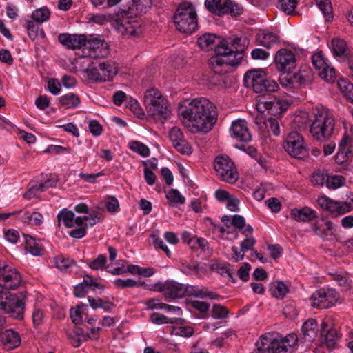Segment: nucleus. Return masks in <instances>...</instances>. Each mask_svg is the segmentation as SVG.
I'll list each match as a JSON object with an SVG mask.
<instances>
[{
	"label": "nucleus",
	"instance_id": "nucleus-1",
	"mask_svg": "<svg viewBox=\"0 0 353 353\" xmlns=\"http://www.w3.org/2000/svg\"><path fill=\"white\" fill-rule=\"evenodd\" d=\"M180 114L183 123L194 132H210L218 119L216 105L205 97L192 99Z\"/></svg>",
	"mask_w": 353,
	"mask_h": 353
},
{
	"label": "nucleus",
	"instance_id": "nucleus-2",
	"mask_svg": "<svg viewBox=\"0 0 353 353\" xmlns=\"http://www.w3.org/2000/svg\"><path fill=\"white\" fill-rule=\"evenodd\" d=\"M241 41V38H235L228 43L226 40H223L216 46L215 55L210 60L214 73H226L230 66L239 64L243 57L244 50L243 47L238 48Z\"/></svg>",
	"mask_w": 353,
	"mask_h": 353
},
{
	"label": "nucleus",
	"instance_id": "nucleus-3",
	"mask_svg": "<svg viewBox=\"0 0 353 353\" xmlns=\"http://www.w3.org/2000/svg\"><path fill=\"white\" fill-rule=\"evenodd\" d=\"M335 119L330 110L325 107L313 108L309 116V128L312 137L321 142L327 141L333 134Z\"/></svg>",
	"mask_w": 353,
	"mask_h": 353
},
{
	"label": "nucleus",
	"instance_id": "nucleus-4",
	"mask_svg": "<svg viewBox=\"0 0 353 353\" xmlns=\"http://www.w3.org/2000/svg\"><path fill=\"white\" fill-rule=\"evenodd\" d=\"M152 0H133L132 4L129 7L128 11H125L116 20V22L122 28L121 31L126 36L136 37L141 35L143 28L142 22L132 17V15H140L145 13L152 6Z\"/></svg>",
	"mask_w": 353,
	"mask_h": 353
},
{
	"label": "nucleus",
	"instance_id": "nucleus-5",
	"mask_svg": "<svg viewBox=\"0 0 353 353\" xmlns=\"http://www.w3.org/2000/svg\"><path fill=\"white\" fill-rule=\"evenodd\" d=\"M244 85L251 88L257 94H269L279 89L277 82L272 79L262 69H254L247 71L243 78Z\"/></svg>",
	"mask_w": 353,
	"mask_h": 353
},
{
	"label": "nucleus",
	"instance_id": "nucleus-6",
	"mask_svg": "<svg viewBox=\"0 0 353 353\" xmlns=\"http://www.w3.org/2000/svg\"><path fill=\"white\" fill-rule=\"evenodd\" d=\"M173 21L181 33L194 32L198 28V16L194 5L188 1L181 2L173 15Z\"/></svg>",
	"mask_w": 353,
	"mask_h": 353
},
{
	"label": "nucleus",
	"instance_id": "nucleus-7",
	"mask_svg": "<svg viewBox=\"0 0 353 353\" xmlns=\"http://www.w3.org/2000/svg\"><path fill=\"white\" fill-rule=\"evenodd\" d=\"M214 169L218 179L225 183L234 184L239 179L237 168L228 155L216 157L214 160Z\"/></svg>",
	"mask_w": 353,
	"mask_h": 353
},
{
	"label": "nucleus",
	"instance_id": "nucleus-8",
	"mask_svg": "<svg viewBox=\"0 0 353 353\" xmlns=\"http://www.w3.org/2000/svg\"><path fill=\"white\" fill-rule=\"evenodd\" d=\"M285 150L291 157L304 159L308 157L309 150L303 136L296 131L289 133L283 143Z\"/></svg>",
	"mask_w": 353,
	"mask_h": 353
},
{
	"label": "nucleus",
	"instance_id": "nucleus-9",
	"mask_svg": "<svg viewBox=\"0 0 353 353\" xmlns=\"http://www.w3.org/2000/svg\"><path fill=\"white\" fill-rule=\"evenodd\" d=\"M90 80L95 81H110L117 74L115 64L112 61L99 63L97 65H90L85 71Z\"/></svg>",
	"mask_w": 353,
	"mask_h": 353
},
{
	"label": "nucleus",
	"instance_id": "nucleus-10",
	"mask_svg": "<svg viewBox=\"0 0 353 353\" xmlns=\"http://www.w3.org/2000/svg\"><path fill=\"white\" fill-rule=\"evenodd\" d=\"M21 283V276L19 272L14 268L0 261V302L3 301V291L1 288L14 290Z\"/></svg>",
	"mask_w": 353,
	"mask_h": 353
},
{
	"label": "nucleus",
	"instance_id": "nucleus-11",
	"mask_svg": "<svg viewBox=\"0 0 353 353\" xmlns=\"http://www.w3.org/2000/svg\"><path fill=\"white\" fill-rule=\"evenodd\" d=\"M338 299L339 294L334 290L321 288L312 294L310 301L314 307L327 309L333 306Z\"/></svg>",
	"mask_w": 353,
	"mask_h": 353
},
{
	"label": "nucleus",
	"instance_id": "nucleus-12",
	"mask_svg": "<svg viewBox=\"0 0 353 353\" xmlns=\"http://www.w3.org/2000/svg\"><path fill=\"white\" fill-rule=\"evenodd\" d=\"M318 205L334 217L343 215L353 209L352 202L336 201L326 196H321L317 199Z\"/></svg>",
	"mask_w": 353,
	"mask_h": 353
},
{
	"label": "nucleus",
	"instance_id": "nucleus-13",
	"mask_svg": "<svg viewBox=\"0 0 353 353\" xmlns=\"http://www.w3.org/2000/svg\"><path fill=\"white\" fill-rule=\"evenodd\" d=\"M25 302L16 294H10L0 302V309L10 317L21 320L23 319Z\"/></svg>",
	"mask_w": 353,
	"mask_h": 353
},
{
	"label": "nucleus",
	"instance_id": "nucleus-14",
	"mask_svg": "<svg viewBox=\"0 0 353 353\" xmlns=\"http://www.w3.org/2000/svg\"><path fill=\"white\" fill-rule=\"evenodd\" d=\"M312 62L318 72V75L328 83H333L336 79V72L334 68L328 65L322 52L314 54Z\"/></svg>",
	"mask_w": 353,
	"mask_h": 353
},
{
	"label": "nucleus",
	"instance_id": "nucleus-15",
	"mask_svg": "<svg viewBox=\"0 0 353 353\" xmlns=\"http://www.w3.org/2000/svg\"><path fill=\"white\" fill-rule=\"evenodd\" d=\"M256 346L257 349L255 353H287L289 350L288 345L279 337L271 339L261 336Z\"/></svg>",
	"mask_w": 353,
	"mask_h": 353
},
{
	"label": "nucleus",
	"instance_id": "nucleus-16",
	"mask_svg": "<svg viewBox=\"0 0 353 353\" xmlns=\"http://www.w3.org/2000/svg\"><path fill=\"white\" fill-rule=\"evenodd\" d=\"M87 56L92 59L105 58L110 54L108 43L104 40L90 35L86 46Z\"/></svg>",
	"mask_w": 353,
	"mask_h": 353
},
{
	"label": "nucleus",
	"instance_id": "nucleus-17",
	"mask_svg": "<svg viewBox=\"0 0 353 353\" xmlns=\"http://www.w3.org/2000/svg\"><path fill=\"white\" fill-rule=\"evenodd\" d=\"M274 62L277 70L283 72L290 73L296 66L294 54L285 48L277 51L274 57Z\"/></svg>",
	"mask_w": 353,
	"mask_h": 353
},
{
	"label": "nucleus",
	"instance_id": "nucleus-18",
	"mask_svg": "<svg viewBox=\"0 0 353 353\" xmlns=\"http://www.w3.org/2000/svg\"><path fill=\"white\" fill-rule=\"evenodd\" d=\"M154 290L163 294L165 299H176L183 297V284L175 281H166L154 285Z\"/></svg>",
	"mask_w": 353,
	"mask_h": 353
},
{
	"label": "nucleus",
	"instance_id": "nucleus-19",
	"mask_svg": "<svg viewBox=\"0 0 353 353\" xmlns=\"http://www.w3.org/2000/svg\"><path fill=\"white\" fill-rule=\"evenodd\" d=\"M169 137L173 147L179 153L183 155H190L192 153V148L188 141L185 139L180 128L177 127L172 128L170 131Z\"/></svg>",
	"mask_w": 353,
	"mask_h": 353
},
{
	"label": "nucleus",
	"instance_id": "nucleus-20",
	"mask_svg": "<svg viewBox=\"0 0 353 353\" xmlns=\"http://www.w3.org/2000/svg\"><path fill=\"white\" fill-rule=\"evenodd\" d=\"M290 105V104L287 101L274 97L273 101H259L256 108L260 112L268 110L269 113L276 116L286 111Z\"/></svg>",
	"mask_w": 353,
	"mask_h": 353
},
{
	"label": "nucleus",
	"instance_id": "nucleus-21",
	"mask_svg": "<svg viewBox=\"0 0 353 353\" xmlns=\"http://www.w3.org/2000/svg\"><path fill=\"white\" fill-rule=\"evenodd\" d=\"M230 131L231 137L241 143H248L252 140V134L245 120L238 119L233 121Z\"/></svg>",
	"mask_w": 353,
	"mask_h": 353
},
{
	"label": "nucleus",
	"instance_id": "nucleus-22",
	"mask_svg": "<svg viewBox=\"0 0 353 353\" xmlns=\"http://www.w3.org/2000/svg\"><path fill=\"white\" fill-rule=\"evenodd\" d=\"M331 48L334 55L339 61L347 62V65L353 61V52H352L347 43L342 39L335 38L331 41Z\"/></svg>",
	"mask_w": 353,
	"mask_h": 353
},
{
	"label": "nucleus",
	"instance_id": "nucleus-23",
	"mask_svg": "<svg viewBox=\"0 0 353 353\" xmlns=\"http://www.w3.org/2000/svg\"><path fill=\"white\" fill-rule=\"evenodd\" d=\"M0 342L4 350H12L20 345L21 335L13 329H7L0 332Z\"/></svg>",
	"mask_w": 353,
	"mask_h": 353
},
{
	"label": "nucleus",
	"instance_id": "nucleus-24",
	"mask_svg": "<svg viewBox=\"0 0 353 353\" xmlns=\"http://www.w3.org/2000/svg\"><path fill=\"white\" fill-rule=\"evenodd\" d=\"M351 140L349 136L345 134L339 145V151L336 155V161L338 163L342 164L352 159Z\"/></svg>",
	"mask_w": 353,
	"mask_h": 353
},
{
	"label": "nucleus",
	"instance_id": "nucleus-25",
	"mask_svg": "<svg viewBox=\"0 0 353 353\" xmlns=\"http://www.w3.org/2000/svg\"><path fill=\"white\" fill-rule=\"evenodd\" d=\"M327 324L323 321L321 324V335L323 337V344L329 350H332L337 347L339 335L335 328H327Z\"/></svg>",
	"mask_w": 353,
	"mask_h": 353
},
{
	"label": "nucleus",
	"instance_id": "nucleus-26",
	"mask_svg": "<svg viewBox=\"0 0 353 353\" xmlns=\"http://www.w3.org/2000/svg\"><path fill=\"white\" fill-rule=\"evenodd\" d=\"M185 296H192L201 299L208 298L211 300L220 298V295L209 291L206 288H200L198 286L183 284V297Z\"/></svg>",
	"mask_w": 353,
	"mask_h": 353
},
{
	"label": "nucleus",
	"instance_id": "nucleus-27",
	"mask_svg": "<svg viewBox=\"0 0 353 353\" xmlns=\"http://www.w3.org/2000/svg\"><path fill=\"white\" fill-rule=\"evenodd\" d=\"M312 228L314 233L321 238H327L334 234L333 223L324 217L313 223Z\"/></svg>",
	"mask_w": 353,
	"mask_h": 353
},
{
	"label": "nucleus",
	"instance_id": "nucleus-28",
	"mask_svg": "<svg viewBox=\"0 0 353 353\" xmlns=\"http://www.w3.org/2000/svg\"><path fill=\"white\" fill-rule=\"evenodd\" d=\"M290 217L298 222H309L317 217L315 210L309 207L294 208L290 211Z\"/></svg>",
	"mask_w": 353,
	"mask_h": 353
},
{
	"label": "nucleus",
	"instance_id": "nucleus-29",
	"mask_svg": "<svg viewBox=\"0 0 353 353\" xmlns=\"http://www.w3.org/2000/svg\"><path fill=\"white\" fill-rule=\"evenodd\" d=\"M153 108H154V110L147 111V112L148 115L152 117L154 120L163 121V120L166 119L170 114L168 100L159 101V103L155 104V106H153Z\"/></svg>",
	"mask_w": 353,
	"mask_h": 353
},
{
	"label": "nucleus",
	"instance_id": "nucleus-30",
	"mask_svg": "<svg viewBox=\"0 0 353 353\" xmlns=\"http://www.w3.org/2000/svg\"><path fill=\"white\" fill-rule=\"evenodd\" d=\"M167 100L162 95L161 92L156 88L148 89L144 95V104L146 108V111H152L154 110L155 104L159 103V101Z\"/></svg>",
	"mask_w": 353,
	"mask_h": 353
},
{
	"label": "nucleus",
	"instance_id": "nucleus-31",
	"mask_svg": "<svg viewBox=\"0 0 353 353\" xmlns=\"http://www.w3.org/2000/svg\"><path fill=\"white\" fill-rule=\"evenodd\" d=\"M318 327L315 319H310L306 321L302 327L301 332L305 341L311 342L317 335Z\"/></svg>",
	"mask_w": 353,
	"mask_h": 353
},
{
	"label": "nucleus",
	"instance_id": "nucleus-32",
	"mask_svg": "<svg viewBox=\"0 0 353 353\" xmlns=\"http://www.w3.org/2000/svg\"><path fill=\"white\" fill-rule=\"evenodd\" d=\"M256 41L259 45L270 48L279 43V37L275 33L264 30L257 34Z\"/></svg>",
	"mask_w": 353,
	"mask_h": 353
},
{
	"label": "nucleus",
	"instance_id": "nucleus-33",
	"mask_svg": "<svg viewBox=\"0 0 353 353\" xmlns=\"http://www.w3.org/2000/svg\"><path fill=\"white\" fill-rule=\"evenodd\" d=\"M205 6L207 10L213 14L219 16L225 14V1L222 2V0H205Z\"/></svg>",
	"mask_w": 353,
	"mask_h": 353
},
{
	"label": "nucleus",
	"instance_id": "nucleus-34",
	"mask_svg": "<svg viewBox=\"0 0 353 353\" xmlns=\"http://www.w3.org/2000/svg\"><path fill=\"white\" fill-rule=\"evenodd\" d=\"M26 249L35 256H41L43 253V248L36 241V239L29 235H25Z\"/></svg>",
	"mask_w": 353,
	"mask_h": 353
},
{
	"label": "nucleus",
	"instance_id": "nucleus-35",
	"mask_svg": "<svg viewBox=\"0 0 353 353\" xmlns=\"http://www.w3.org/2000/svg\"><path fill=\"white\" fill-rule=\"evenodd\" d=\"M294 81L300 85H306L313 80V72L310 68L302 70L294 75Z\"/></svg>",
	"mask_w": 353,
	"mask_h": 353
},
{
	"label": "nucleus",
	"instance_id": "nucleus-36",
	"mask_svg": "<svg viewBox=\"0 0 353 353\" xmlns=\"http://www.w3.org/2000/svg\"><path fill=\"white\" fill-rule=\"evenodd\" d=\"M230 265L227 263H222L219 261H215L211 264V269L213 271H216L221 275H227L232 282H235V279L233 277V272L229 268Z\"/></svg>",
	"mask_w": 353,
	"mask_h": 353
},
{
	"label": "nucleus",
	"instance_id": "nucleus-37",
	"mask_svg": "<svg viewBox=\"0 0 353 353\" xmlns=\"http://www.w3.org/2000/svg\"><path fill=\"white\" fill-rule=\"evenodd\" d=\"M80 102L79 97L74 93H68L59 98V103L67 108H76L79 105Z\"/></svg>",
	"mask_w": 353,
	"mask_h": 353
},
{
	"label": "nucleus",
	"instance_id": "nucleus-38",
	"mask_svg": "<svg viewBox=\"0 0 353 353\" xmlns=\"http://www.w3.org/2000/svg\"><path fill=\"white\" fill-rule=\"evenodd\" d=\"M269 290L273 296L281 299H283L288 292L287 286L281 281L272 283Z\"/></svg>",
	"mask_w": 353,
	"mask_h": 353
},
{
	"label": "nucleus",
	"instance_id": "nucleus-39",
	"mask_svg": "<svg viewBox=\"0 0 353 353\" xmlns=\"http://www.w3.org/2000/svg\"><path fill=\"white\" fill-rule=\"evenodd\" d=\"M74 214L72 211L63 209L57 214L58 225H60L61 221H63L65 227L71 228L74 225Z\"/></svg>",
	"mask_w": 353,
	"mask_h": 353
},
{
	"label": "nucleus",
	"instance_id": "nucleus-40",
	"mask_svg": "<svg viewBox=\"0 0 353 353\" xmlns=\"http://www.w3.org/2000/svg\"><path fill=\"white\" fill-rule=\"evenodd\" d=\"M277 8L285 14L292 15L297 6V0H277Z\"/></svg>",
	"mask_w": 353,
	"mask_h": 353
},
{
	"label": "nucleus",
	"instance_id": "nucleus-41",
	"mask_svg": "<svg viewBox=\"0 0 353 353\" xmlns=\"http://www.w3.org/2000/svg\"><path fill=\"white\" fill-rule=\"evenodd\" d=\"M216 37L213 34H204L201 36L197 41L198 45L202 48L208 50L212 49L214 46L215 39Z\"/></svg>",
	"mask_w": 353,
	"mask_h": 353
},
{
	"label": "nucleus",
	"instance_id": "nucleus-42",
	"mask_svg": "<svg viewBox=\"0 0 353 353\" xmlns=\"http://www.w3.org/2000/svg\"><path fill=\"white\" fill-rule=\"evenodd\" d=\"M43 219V215L37 212H26L23 216V221L32 225H40Z\"/></svg>",
	"mask_w": 353,
	"mask_h": 353
},
{
	"label": "nucleus",
	"instance_id": "nucleus-43",
	"mask_svg": "<svg viewBox=\"0 0 353 353\" xmlns=\"http://www.w3.org/2000/svg\"><path fill=\"white\" fill-rule=\"evenodd\" d=\"M224 8L225 14H230L232 16L240 15L243 12V8L241 6L231 0L225 1Z\"/></svg>",
	"mask_w": 353,
	"mask_h": 353
},
{
	"label": "nucleus",
	"instance_id": "nucleus-44",
	"mask_svg": "<svg viewBox=\"0 0 353 353\" xmlns=\"http://www.w3.org/2000/svg\"><path fill=\"white\" fill-rule=\"evenodd\" d=\"M166 198L172 205L183 204L185 202V197L176 189L170 190L166 194Z\"/></svg>",
	"mask_w": 353,
	"mask_h": 353
},
{
	"label": "nucleus",
	"instance_id": "nucleus-45",
	"mask_svg": "<svg viewBox=\"0 0 353 353\" xmlns=\"http://www.w3.org/2000/svg\"><path fill=\"white\" fill-rule=\"evenodd\" d=\"M318 7L323 13L327 20L332 19V6L330 0H315Z\"/></svg>",
	"mask_w": 353,
	"mask_h": 353
},
{
	"label": "nucleus",
	"instance_id": "nucleus-46",
	"mask_svg": "<svg viewBox=\"0 0 353 353\" xmlns=\"http://www.w3.org/2000/svg\"><path fill=\"white\" fill-rule=\"evenodd\" d=\"M55 264L57 268L61 271H67L75 262L69 258H65L63 255L57 256L54 259Z\"/></svg>",
	"mask_w": 353,
	"mask_h": 353
},
{
	"label": "nucleus",
	"instance_id": "nucleus-47",
	"mask_svg": "<svg viewBox=\"0 0 353 353\" xmlns=\"http://www.w3.org/2000/svg\"><path fill=\"white\" fill-rule=\"evenodd\" d=\"M345 183V179L341 175L327 176L326 186L329 189L335 190L343 186Z\"/></svg>",
	"mask_w": 353,
	"mask_h": 353
},
{
	"label": "nucleus",
	"instance_id": "nucleus-48",
	"mask_svg": "<svg viewBox=\"0 0 353 353\" xmlns=\"http://www.w3.org/2000/svg\"><path fill=\"white\" fill-rule=\"evenodd\" d=\"M50 15V10L46 7H43L34 10L32 14V18L37 23H43L49 19Z\"/></svg>",
	"mask_w": 353,
	"mask_h": 353
},
{
	"label": "nucleus",
	"instance_id": "nucleus-49",
	"mask_svg": "<svg viewBox=\"0 0 353 353\" xmlns=\"http://www.w3.org/2000/svg\"><path fill=\"white\" fill-rule=\"evenodd\" d=\"M114 286L117 288H134L136 286H141L144 283L137 282L132 279H117L113 282Z\"/></svg>",
	"mask_w": 353,
	"mask_h": 353
},
{
	"label": "nucleus",
	"instance_id": "nucleus-50",
	"mask_svg": "<svg viewBox=\"0 0 353 353\" xmlns=\"http://www.w3.org/2000/svg\"><path fill=\"white\" fill-rule=\"evenodd\" d=\"M26 28L28 31V35L30 39L34 40L38 37L39 26L37 22L32 20H27L26 21Z\"/></svg>",
	"mask_w": 353,
	"mask_h": 353
},
{
	"label": "nucleus",
	"instance_id": "nucleus-51",
	"mask_svg": "<svg viewBox=\"0 0 353 353\" xmlns=\"http://www.w3.org/2000/svg\"><path fill=\"white\" fill-rule=\"evenodd\" d=\"M83 283L85 287L92 290H94L95 289L103 290L105 288L104 285L97 282L96 279L88 274H85L83 276Z\"/></svg>",
	"mask_w": 353,
	"mask_h": 353
},
{
	"label": "nucleus",
	"instance_id": "nucleus-52",
	"mask_svg": "<svg viewBox=\"0 0 353 353\" xmlns=\"http://www.w3.org/2000/svg\"><path fill=\"white\" fill-rule=\"evenodd\" d=\"M88 38L85 34H73L72 41V50L80 49L83 46H87Z\"/></svg>",
	"mask_w": 353,
	"mask_h": 353
},
{
	"label": "nucleus",
	"instance_id": "nucleus-53",
	"mask_svg": "<svg viewBox=\"0 0 353 353\" xmlns=\"http://www.w3.org/2000/svg\"><path fill=\"white\" fill-rule=\"evenodd\" d=\"M130 149L139 154L142 157H146L150 155V150L148 146L139 141H133L130 143Z\"/></svg>",
	"mask_w": 353,
	"mask_h": 353
},
{
	"label": "nucleus",
	"instance_id": "nucleus-54",
	"mask_svg": "<svg viewBox=\"0 0 353 353\" xmlns=\"http://www.w3.org/2000/svg\"><path fill=\"white\" fill-rule=\"evenodd\" d=\"M150 321L157 325L173 324L175 322V320L157 312H154L150 315Z\"/></svg>",
	"mask_w": 353,
	"mask_h": 353
},
{
	"label": "nucleus",
	"instance_id": "nucleus-55",
	"mask_svg": "<svg viewBox=\"0 0 353 353\" xmlns=\"http://www.w3.org/2000/svg\"><path fill=\"white\" fill-rule=\"evenodd\" d=\"M327 174L320 170L315 171L311 176V182L315 185H323L327 183Z\"/></svg>",
	"mask_w": 353,
	"mask_h": 353
},
{
	"label": "nucleus",
	"instance_id": "nucleus-56",
	"mask_svg": "<svg viewBox=\"0 0 353 353\" xmlns=\"http://www.w3.org/2000/svg\"><path fill=\"white\" fill-rule=\"evenodd\" d=\"M229 311L227 307L219 305L214 304L212 310V316L214 319H224L228 316Z\"/></svg>",
	"mask_w": 353,
	"mask_h": 353
},
{
	"label": "nucleus",
	"instance_id": "nucleus-57",
	"mask_svg": "<svg viewBox=\"0 0 353 353\" xmlns=\"http://www.w3.org/2000/svg\"><path fill=\"white\" fill-rule=\"evenodd\" d=\"M106 262V256L105 255L100 254L89 263V267L94 270H101L105 268Z\"/></svg>",
	"mask_w": 353,
	"mask_h": 353
},
{
	"label": "nucleus",
	"instance_id": "nucleus-58",
	"mask_svg": "<svg viewBox=\"0 0 353 353\" xmlns=\"http://www.w3.org/2000/svg\"><path fill=\"white\" fill-rule=\"evenodd\" d=\"M105 205L107 210L110 212H116L119 208V201L113 196H108L105 199Z\"/></svg>",
	"mask_w": 353,
	"mask_h": 353
},
{
	"label": "nucleus",
	"instance_id": "nucleus-59",
	"mask_svg": "<svg viewBox=\"0 0 353 353\" xmlns=\"http://www.w3.org/2000/svg\"><path fill=\"white\" fill-rule=\"evenodd\" d=\"M173 332L180 336L190 337L194 334V329L191 326L174 327Z\"/></svg>",
	"mask_w": 353,
	"mask_h": 353
},
{
	"label": "nucleus",
	"instance_id": "nucleus-60",
	"mask_svg": "<svg viewBox=\"0 0 353 353\" xmlns=\"http://www.w3.org/2000/svg\"><path fill=\"white\" fill-rule=\"evenodd\" d=\"M337 85L338 88L343 94L345 97L350 92V90L353 89V83L347 79H341L339 81H338Z\"/></svg>",
	"mask_w": 353,
	"mask_h": 353
},
{
	"label": "nucleus",
	"instance_id": "nucleus-61",
	"mask_svg": "<svg viewBox=\"0 0 353 353\" xmlns=\"http://www.w3.org/2000/svg\"><path fill=\"white\" fill-rule=\"evenodd\" d=\"M266 125L270 128L274 135L279 136L280 134V125L277 119L272 117L268 118Z\"/></svg>",
	"mask_w": 353,
	"mask_h": 353
},
{
	"label": "nucleus",
	"instance_id": "nucleus-62",
	"mask_svg": "<svg viewBox=\"0 0 353 353\" xmlns=\"http://www.w3.org/2000/svg\"><path fill=\"white\" fill-rule=\"evenodd\" d=\"M32 322L34 327L43 324L44 319V312L41 309H34L32 314Z\"/></svg>",
	"mask_w": 353,
	"mask_h": 353
},
{
	"label": "nucleus",
	"instance_id": "nucleus-63",
	"mask_svg": "<svg viewBox=\"0 0 353 353\" xmlns=\"http://www.w3.org/2000/svg\"><path fill=\"white\" fill-rule=\"evenodd\" d=\"M147 310L161 309L164 310L165 303H161L159 299H151L145 303Z\"/></svg>",
	"mask_w": 353,
	"mask_h": 353
},
{
	"label": "nucleus",
	"instance_id": "nucleus-64",
	"mask_svg": "<svg viewBox=\"0 0 353 353\" xmlns=\"http://www.w3.org/2000/svg\"><path fill=\"white\" fill-rule=\"evenodd\" d=\"M250 269L251 265L248 263H245L238 270L237 274L239 277L243 281H248L249 279V271Z\"/></svg>",
	"mask_w": 353,
	"mask_h": 353
}]
</instances>
